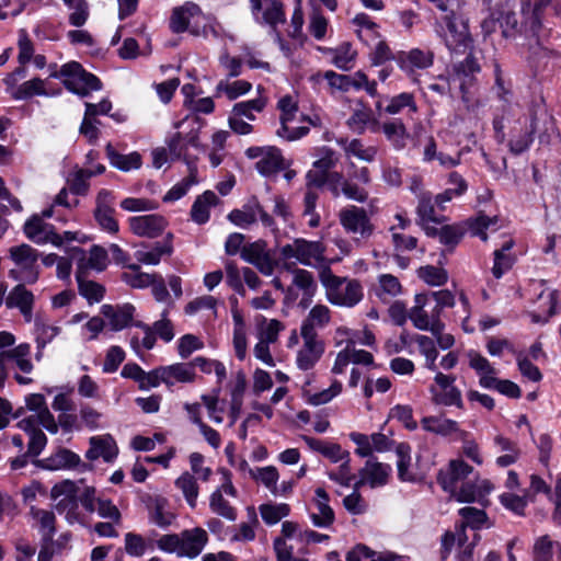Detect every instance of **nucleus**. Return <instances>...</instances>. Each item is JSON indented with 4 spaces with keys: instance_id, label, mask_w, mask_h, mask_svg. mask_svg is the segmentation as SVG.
<instances>
[{
    "instance_id": "a878e982",
    "label": "nucleus",
    "mask_w": 561,
    "mask_h": 561,
    "mask_svg": "<svg viewBox=\"0 0 561 561\" xmlns=\"http://www.w3.org/2000/svg\"><path fill=\"white\" fill-rule=\"evenodd\" d=\"M136 308L131 304L103 305L101 313L113 331H121L133 323Z\"/></svg>"
},
{
    "instance_id": "3c124183",
    "label": "nucleus",
    "mask_w": 561,
    "mask_h": 561,
    "mask_svg": "<svg viewBox=\"0 0 561 561\" xmlns=\"http://www.w3.org/2000/svg\"><path fill=\"white\" fill-rule=\"evenodd\" d=\"M343 391V385L340 380L333 379L330 386L316 392L305 391V402L312 407H319L330 403Z\"/></svg>"
},
{
    "instance_id": "de8ad7c7",
    "label": "nucleus",
    "mask_w": 561,
    "mask_h": 561,
    "mask_svg": "<svg viewBox=\"0 0 561 561\" xmlns=\"http://www.w3.org/2000/svg\"><path fill=\"white\" fill-rule=\"evenodd\" d=\"M106 153L110 160V163L124 172H129L133 170H138L142 164V158L139 152L133 151L127 154H122L116 152L113 147L108 144L106 146Z\"/></svg>"
},
{
    "instance_id": "ea45409f",
    "label": "nucleus",
    "mask_w": 561,
    "mask_h": 561,
    "mask_svg": "<svg viewBox=\"0 0 561 561\" xmlns=\"http://www.w3.org/2000/svg\"><path fill=\"white\" fill-rule=\"evenodd\" d=\"M30 355L31 347L27 344H21L10 351H2L0 353V369L2 370L8 363H14L21 371L28 374L33 369Z\"/></svg>"
},
{
    "instance_id": "603ef678",
    "label": "nucleus",
    "mask_w": 561,
    "mask_h": 561,
    "mask_svg": "<svg viewBox=\"0 0 561 561\" xmlns=\"http://www.w3.org/2000/svg\"><path fill=\"white\" fill-rule=\"evenodd\" d=\"M257 91H259L257 98H255L253 100L236 103L233 105L231 112L236 113V115H239L248 121H254L255 114L262 112L267 103V99L262 95V92H261L262 89L260 85L257 87Z\"/></svg>"
},
{
    "instance_id": "6ab92c4d",
    "label": "nucleus",
    "mask_w": 561,
    "mask_h": 561,
    "mask_svg": "<svg viewBox=\"0 0 561 561\" xmlns=\"http://www.w3.org/2000/svg\"><path fill=\"white\" fill-rule=\"evenodd\" d=\"M302 345L297 351L296 365L300 370H310L324 353V343L318 334L300 333Z\"/></svg>"
},
{
    "instance_id": "8fccbe9b",
    "label": "nucleus",
    "mask_w": 561,
    "mask_h": 561,
    "mask_svg": "<svg viewBox=\"0 0 561 561\" xmlns=\"http://www.w3.org/2000/svg\"><path fill=\"white\" fill-rule=\"evenodd\" d=\"M352 23L357 36L365 43L380 38L379 25L366 13L356 14Z\"/></svg>"
},
{
    "instance_id": "bb28decb",
    "label": "nucleus",
    "mask_w": 561,
    "mask_h": 561,
    "mask_svg": "<svg viewBox=\"0 0 561 561\" xmlns=\"http://www.w3.org/2000/svg\"><path fill=\"white\" fill-rule=\"evenodd\" d=\"M90 447L85 453L89 460L103 459L105 462H112L118 455V447L110 434L92 436L89 440Z\"/></svg>"
},
{
    "instance_id": "7ed1b4c3",
    "label": "nucleus",
    "mask_w": 561,
    "mask_h": 561,
    "mask_svg": "<svg viewBox=\"0 0 561 561\" xmlns=\"http://www.w3.org/2000/svg\"><path fill=\"white\" fill-rule=\"evenodd\" d=\"M207 541L206 530L195 527L180 534L163 535L157 540V546L162 551L193 559L203 551Z\"/></svg>"
},
{
    "instance_id": "4c0bfd02",
    "label": "nucleus",
    "mask_w": 561,
    "mask_h": 561,
    "mask_svg": "<svg viewBox=\"0 0 561 561\" xmlns=\"http://www.w3.org/2000/svg\"><path fill=\"white\" fill-rule=\"evenodd\" d=\"M419 224L426 234L435 233V225L444 222L445 217L436 215L430 195H422L416 209Z\"/></svg>"
},
{
    "instance_id": "0e129e2a",
    "label": "nucleus",
    "mask_w": 561,
    "mask_h": 561,
    "mask_svg": "<svg viewBox=\"0 0 561 561\" xmlns=\"http://www.w3.org/2000/svg\"><path fill=\"white\" fill-rule=\"evenodd\" d=\"M175 486L182 491L187 504L194 508L199 493L195 477L184 472L175 480Z\"/></svg>"
},
{
    "instance_id": "0eeeda50",
    "label": "nucleus",
    "mask_w": 561,
    "mask_h": 561,
    "mask_svg": "<svg viewBox=\"0 0 561 561\" xmlns=\"http://www.w3.org/2000/svg\"><path fill=\"white\" fill-rule=\"evenodd\" d=\"M323 252L324 249L318 241L296 239L291 243L280 247L279 260L285 263L295 261L302 265L317 267L324 263Z\"/></svg>"
},
{
    "instance_id": "f8f14e48",
    "label": "nucleus",
    "mask_w": 561,
    "mask_h": 561,
    "mask_svg": "<svg viewBox=\"0 0 561 561\" xmlns=\"http://www.w3.org/2000/svg\"><path fill=\"white\" fill-rule=\"evenodd\" d=\"M25 77L23 68L16 69L4 78L8 92L15 100H27L33 96H53L56 93L48 89L47 81L39 78H34L18 84L19 79Z\"/></svg>"
},
{
    "instance_id": "412c9836",
    "label": "nucleus",
    "mask_w": 561,
    "mask_h": 561,
    "mask_svg": "<svg viewBox=\"0 0 561 561\" xmlns=\"http://www.w3.org/2000/svg\"><path fill=\"white\" fill-rule=\"evenodd\" d=\"M128 227L138 237L153 239L163 233L168 220L159 214L133 216L128 218Z\"/></svg>"
},
{
    "instance_id": "aec40b11",
    "label": "nucleus",
    "mask_w": 561,
    "mask_h": 561,
    "mask_svg": "<svg viewBox=\"0 0 561 561\" xmlns=\"http://www.w3.org/2000/svg\"><path fill=\"white\" fill-rule=\"evenodd\" d=\"M248 156L257 159L256 169L264 176L275 174L286 167V161L276 147L250 148L248 149Z\"/></svg>"
},
{
    "instance_id": "c85d7f7f",
    "label": "nucleus",
    "mask_w": 561,
    "mask_h": 561,
    "mask_svg": "<svg viewBox=\"0 0 561 561\" xmlns=\"http://www.w3.org/2000/svg\"><path fill=\"white\" fill-rule=\"evenodd\" d=\"M310 518L317 527H329L334 520V512L329 505V495L322 488L314 491Z\"/></svg>"
},
{
    "instance_id": "cd10ccee",
    "label": "nucleus",
    "mask_w": 561,
    "mask_h": 561,
    "mask_svg": "<svg viewBox=\"0 0 561 561\" xmlns=\"http://www.w3.org/2000/svg\"><path fill=\"white\" fill-rule=\"evenodd\" d=\"M398 66L408 76H413L415 71L426 69L433 64V55L428 50L413 48L409 51H401L396 57Z\"/></svg>"
},
{
    "instance_id": "338daca9",
    "label": "nucleus",
    "mask_w": 561,
    "mask_h": 561,
    "mask_svg": "<svg viewBox=\"0 0 561 561\" xmlns=\"http://www.w3.org/2000/svg\"><path fill=\"white\" fill-rule=\"evenodd\" d=\"M382 131L396 148L401 149L405 146L408 134L404 124L400 119L385 123L382 125Z\"/></svg>"
},
{
    "instance_id": "f704fd0d",
    "label": "nucleus",
    "mask_w": 561,
    "mask_h": 561,
    "mask_svg": "<svg viewBox=\"0 0 561 561\" xmlns=\"http://www.w3.org/2000/svg\"><path fill=\"white\" fill-rule=\"evenodd\" d=\"M163 374V385L171 389L178 383H191L195 380V369L190 363H175L161 366Z\"/></svg>"
},
{
    "instance_id": "052dcab7",
    "label": "nucleus",
    "mask_w": 561,
    "mask_h": 561,
    "mask_svg": "<svg viewBox=\"0 0 561 561\" xmlns=\"http://www.w3.org/2000/svg\"><path fill=\"white\" fill-rule=\"evenodd\" d=\"M260 515L266 525H275L290 513L286 503H265L259 507Z\"/></svg>"
},
{
    "instance_id": "7c9ffc66",
    "label": "nucleus",
    "mask_w": 561,
    "mask_h": 561,
    "mask_svg": "<svg viewBox=\"0 0 561 561\" xmlns=\"http://www.w3.org/2000/svg\"><path fill=\"white\" fill-rule=\"evenodd\" d=\"M493 445L500 455L495 458V465L500 468H506L516 463L522 450L517 442L506 437L503 434H496L493 438Z\"/></svg>"
},
{
    "instance_id": "9d476101",
    "label": "nucleus",
    "mask_w": 561,
    "mask_h": 561,
    "mask_svg": "<svg viewBox=\"0 0 561 561\" xmlns=\"http://www.w3.org/2000/svg\"><path fill=\"white\" fill-rule=\"evenodd\" d=\"M431 401L435 405L465 408L462 392L456 386V376L436 371L433 382L428 387Z\"/></svg>"
},
{
    "instance_id": "6e6552de",
    "label": "nucleus",
    "mask_w": 561,
    "mask_h": 561,
    "mask_svg": "<svg viewBox=\"0 0 561 561\" xmlns=\"http://www.w3.org/2000/svg\"><path fill=\"white\" fill-rule=\"evenodd\" d=\"M51 216L53 206L43 210L41 215H33L26 220L23 227L26 238L37 244L51 243L56 247H60L64 240H72L75 238L72 232L67 231L61 237L51 225L44 221L45 218H50Z\"/></svg>"
},
{
    "instance_id": "37998d69",
    "label": "nucleus",
    "mask_w": 561,
    "mask_h": 561,
    "mask_svg": "<svg viewBox=\"0 0 561 561\" xmlns=\"http://www.w3.org/2000/svg\"><path fill=\"white\" fill-rule=\"evenodd\" d=\"M514 241L512 239H507L500 249L494 251L492 274L495 278H501L514 265L516 256L512 253Z\"/></svg>"
},
{
    "instance_id": "9b49d317",
    "label": "nucleus",
    "mask_w": 561,
    "mask_h": 561,
    "mask_svg": "<svg viewBox=\"0 0 561 561\" xmlns=\"http://www.w3.org/2000/svg\"><path fill=\"white\" fill-rule=\"evenodd\" d=\"M10 256L15 264L10 272L14 279L26 284H34L38 279V253L35 249L28 244L13 247Z\"/></svg>"
},
{
    "instance_id": "bf43d9fd",
    "label": "nucleus",
    "mask_w": 561,
    "mask_h": 561,
    "mask_svg": "<svg viewBox=\"0 0 561 561\" xmlns=\"http://www.w3.org/2000/svg\"><path fill=\"white\" fill-rule=\"evenodd\" d=\"M414 342L417 344L420 353L425 358V367L432 371H436L438 351L435 345V341L427 335L416 334L414 336Z\"/></svg>"
},
{
    "instance_id": "dca6fc26",
    "label": "nucleus",
    "mask_w": 561,
    "mask_h": 561,
    "mask_svg": "<svg viewBox=\"0 0 561 561\" xmlns=\"http://www.w3.org/2000/svg\"><path fill=\"white\" fill-rule=\"evenodd\" d=\"M446 31L444 41L447 47L456 53H465L471 46V36L467 22L451 13L445 16Z\"/></svg>"
},
{
    "instance_id": "393cba45",
    "label": "nucleus",
    "mask_w": 561,
    "mask_h": 561,
    "mask_svg": "<svg viewBox=\"0 0 561 561\" xmlns=\"http://www.w3.org/2000/svg\"><path fill=\"white\" fill-rule=\"evenodd\" d=\"M348 437L356 445L355 454L359 457H369L374 453H385L391 446V442L382 433L366 435L359 432H352L348 434Z\"/></svg>"
},
{
    "instance_id": "864d4df0",
    "label": "nucleus",
    "mask_w": 561,
    "mask_h": 561,
    "mask_svg": "<svg viewBox=\"0 0 561 561\" xmlns=\"http://www.w3.org/2000/svg\"><path fill=\"white\" fill-rule=\"evenodd\" d=\"M31 515L35 523V526L38 528L39 533L45 539H50L55 534V522L56 517L51 511L37 508L35 506H31Z\"/></svg>"
},
{
    "instance_id": "f257e3e1",
    "label": "nucleus",
    "mask_w": 561,
    "mask_h": 561,
    "mask_svg": "<svg viewBox=\"0 0 561 561\" xmlns=\"http://www.w3.org/2000/svg\"><path fill=\"white\" fill-rule=\"evenodd\" d=\"M319 278L325 290L328 301L334 306L353 308L364 297L363 286L358 280L336 276L328 267L321 270Z\"/></svg>"
},
{
    "instance_id": "79ce46f5",
    "label": "nucleus",
    "mask_w": 561,
    "mask_h": 561,
    "mask_svg": "<svg viewBox=\"0 0 561 561\" xmlns=\"http://www.w3.org/2000/svg\"><path fill=\"white\" fill-rule=\"evenodd\" d=\"M41 425L33 417H24L22 419L18 426L27 433L28 439V454L33 456H37L42 453L47 444V438L45 434L38 428Z\"/></svg>"
},
{
    "instance_id": "c03bdc74",
    "label": "nucleus",
    "mask_w": 561,
    "mask_h": 561,
    "mask_svg": "<svg viewBox=\"0 0 561 561\" xmlns=\"http://www.w3.org/2000/svg\"><path fill=\"white\" fill-rule=\"evenodd\" d=\"M398 477L404 482H415L421 477L412 468L411 448L407 444H399L396 448Z\"/></svg>"
},
{
    "instance_id": "20e7f679",
    "label": "nucleus",
    "mask_w": 561,
    "mask_h": 561,
    "mask_svg": "<svg viewBox=\"0 0 561 561\" xmlns=\"http://www.w3.org/2000/svg\"><path fill=\"white\" fill-rule=\"evenodd\" d=\"M280 111V127L277 135L287 140H296L309 131L310 125H316L318 118L312 119L304 115H298L297 102L293 96L286 95L278 101Z\"/></svg>"
},
{
    "instance_id": "e433bc0d",
    "label": "nucleus",
    "mask_w": 561,
    "mask_h": 561,
    "mask_svg": "<svg viewBox=\"0 0 561 561\" xmlns=\"http://www.w3.org/2000/svg\"><path fill=\"white\" fill-rule=\"evenodd\" d=\"M79 455L69 449H58L49 457L38 461V466L45 470L58 471L76 468L80 463Z\"/></svg>"
},
{
    "instance_id": "1a4fd4ad",
    "label": "nucleus",
    "mask_w": 561,
    "mask_h": 561,
    "mask_svg": "<svg viewBox=\"0 0 561 561\" xmlns=\"http://www.w3.org/2000/svg\"><path fill=\"white\" fill-rule=\"evenodd\" d=\"M533 289L536 299L527 314L533 323L546 324L558 312L559 293L543 280L534 282Z\"/></svg>"
},
{
    "instance_id": "473e14b6",
    "label": "nucleus",
    "mask_w": 561,
    "mask_h": 561,
    "mask_svg": "<svg viewBox=\"0 0 561 561\" xmlns=\"http://www.w3.org/2000/svg\"><path fill=\"white\" fill-rule=\"evenodd\" d=\"M350 128L358 134L364 133L366 129L371 131L379 130V121L374 116L369 106L362 101L355 102L353 114L347 119Z\"/></svg>"
},
{
    "instance_id": "e2e57ef3",
    "label": "nucleus",
    "mask_w": 561,
    "mask_h": 561,
    "mask_svg": "<svg viewBox=\"0 0 561 561\" xmlns=\"http://www.w3.org/2000/svg\"><path fill=\"white\" fill-rule=\"evenodd\" d=\"M343 149L347 157H354L365 162H371L377 154V148L374 146H365L360 140L353 139L343 142Z\"/></svg>"
},
{
    "instance_id": "2f4dec72",
    "label": "nucleus",
    "mask_w": 561,
    "mask_h": 561,
    "mask_svg": "<svg viewBox=\"0 0 561 561\" xmlns=\"http://www.w3.org/2000/svg\"><path fill=\"white\" fill-rule=\"evenodd\" d=\"M424 431L442 436H457L459 438L467 437L468 433L460 428L457 421L445 416H425L421 420Z\"/></svg>"
},
{
    "instance_id": "2eb2a0df",
    "label": "nucleus",
    "mask_w": 561,
    "mask_h": 561,
    "mask_svg": "<svg viewBox=\"0 0 561 561\" xmlns=\"http://www.w3.org/2000/svg\"><path fill=\"white\" fill-rule=\"evenodd\" d=\"M224 481L209 496L210 511L230 522L237 519V510L226 499L227 496L237 497V489L233 486L231 478L227 471H222Z\"/></svg>"
},
{
    "instance_id": "49530a36",
    "label": "nucleus",
    "mask_w": 561,
    "mask_h": 561,
    "mask_svg": "<svg viewBox=\"0 0 561 561\" xmlns=\"http://www.w3.org/2000/svg\"><path fill=\"white\" fill-rule=\"evenodd\" d=\"M218 198L211 191H206L199 195L191 209L192 220L198 225L206 224L209 220L210 209L217 204Z\"/></svg>"
},
{
    "instance_id": "5701e85b",
    "label": "nucleus",
    "mask_w": 561,
    "mask_h": 561,
    "mask_svg": "<svg viewBox=\"0 0 561 561\" xmlns=\"http://www.w3.org/2000/svg\"><path fill=\"white\" fill-rule=\"evenodd\" d=\"M252 15L259 24L275 28L285 22L283 5L276 0H250Z\"/></svg>"
},
{
    "instance_id": "680f3d73",
    "label": "nucleus",
    "mask_w": 561,
    "mask_h": 561,
    "mask_svg": "<svg viewBox=\"0 0 561 561\" xmlns=\"http://www.w3.org/2000/svg\"><path fill=\"white\" fill-rule=\"evenodd\" d=\"M497 217H488L483 214L467 221L468 228L472 236L479 237L485 241L488 239L486 231H495L497 229Z\"/></svg>"
},
{
    "instance_id": "c9c22d12",
    "label": "nucleus",
    "mask_w": 561,
    "mask_h": 561,
    "mask_svg": "<svg viewBox=\"0 0 561 561\" xmlns=\"http://www.w3.org/2000/svg\"><path fill=\"white\" fill-rule=\"evenodd\" d=\"M164 243H156L151 248H140L135 252L136 260L145 265H158L163 255H171L173 252V233H167Z\"/></svg>"
},
{
    "instance_id": "ddd939ff",
    "label": "nucleus",
    "mask_w": 561,
    "mask_h": 561,
    "mask_svg": "<svg viewBox=\"0 0 561 561\" xmlns=\"http://www.w3.org/2000/svg\"><path fill=\"white\" fill-rule=\"evenodd\" d=\"M184 126L191 127L185 136H183L182 131H176L169 136L165 141L171 159L185 158L188 147L199 148L198 130L201 129V124L197 118L195 116L186 117L184 121L175 124V128H183Z\"/></svg>"
},
{
    "instance_id": "774afa93",
    "label": "nucleus",
    "mask_w": 561,
    "mask_h": 561,
    "mask_svg": "<svg viewBox=\"0 0 561 561\" xmlns=\"http://www.w3.org/2000/svg\"><path fill=\"white\" fill-rule=\"evenodd\" d=\"M388 104L383 112L390 115L399 114L403 108L408 107L412 112L417 111L416 103L411 93L403 92L387 99Z\"/></svg>"
},
{
    "instance_id": "13d9d810",
    "label": "nucleus",
    "mask_w": 561,
    "mask_h": 561,
    "mask_svg": "<svg viewBox=\"0 0 561 561\" xmlns=\"http://www.w3.org/2000/svg\"><path fill=\"white\" fill-rule=\"evenodd\" d=\"M128 272H124L122 279L133 288H147L154 283L157 274L141 272L137 264L127 265Z\"/></svg>"
},
{
    "instance_id": "423d86ee",
    "label": "nucleus",
    "mask_w": 561,
    "mask_h": 561,
    "mask_svg": "<svg viewBox=\"0 0 561 561\" xmlns=\"http://www.w3.org/2000/svg\"><path fill=\"white\" fill-rule=\"evenodd\" d=\"M50 77L60 79L65 87L80 95H87L91 91L101 89L100 80L87 72L77 61H70L61 66L59 71H53Z\"/></svg>"
},
{
    "instance_id": "a19ab883",
    "label": "nucleus",
    "mask_w": 561,
    "mask_h": 561,
    "mask_svg": "<svg viewBox=\"0 0 561 561\" xmlns=\"http://www.w3.org/2000/svg\"><path fill=\"white\" fill-rule=\"evenodd\" d=\"M34 295L23 285L15 286L8 295L5 305L9 308H18L26 321H31Z\"/></svg>"
},
{
    "instance_id": "5fc2aeb1",
    "label": "nucleus",
    "mask_w": 561,
    "mask_h": 561,
    "mask_svg": "<svg viewBox=\"0 0 561 561\" xmlns=\"http://www.w3.org/2000/svg\"><path fill=\"white\" fill-rule=\"evenodd\" d=\"M60 333L61 328L59 325L51 323L42 317H37L35 319V339L38 346L45 347Z\"/></svg>"
},
{
    "instance_id": "58836bf2",
    "label": "nucleus",
    "mask_w": 561,
    "mask_h": 561,
    "mask_svg": "<svg viewBox=\"0 0 561 561\" xmlns=\"http://www.w3.org/2000/svg\"><path fill=\"white\" fill-rule=\"evenodd\" d=\"M534 561H559L561 559V543L549 535L538 537L533 546Z\"/></svg>"
},
{
    "instance_id": "4be33fe9",
    "label": "nucleus",
    "mask_w": 561,
    "mask_h": 561,
    "mask_svg": "<svg viewBox=\"0 0 561 561\" xmlns=\"http://www.w3.org/2000/svg\"><path fill=\"white\" fill-rule=\"evenodd\" d=\"M409 319L416 329L422 331H427L440 320L437 311L432 307L430 296L424 293L415 295L414 305L409 310Z\"/></svg>"
},
{
    "instance_id": "f3484780",
    "label": "nucleus",
    "mask_w": 561,
    "mask_h": 561,
    "mask_svg": "<svg viewBox=\"0 0 561 561\" xmlns=\"http://www.w3.org/2000/svg\"><path fill=\"white\" fill-rule=\"evenodd\" d=\"M340 222L342 227L354 236L368 238L374 231V226L366 210L357 206H348L340 211Z\"/></svg>"
},
{
    "instance_id": "69168bd1",
    "label": "nucleus",
    "mask_w": 561,
    "mask_h": 561,
    "mask_svg": "<svg viewBox=\"0 0 561 561\" xmlns=\"http://www.w3.org/2000/svg\"><path fill=\"white\" fill-rule=\"evenodd\" d=\"M416 274L420 279L432 287L443 286L448 280L447 271L434 265L421 266Z\"/></svg>"
},
{
    "instance_id": "b1692460",
    "label": "nucleus",
    "mask_w": 561,
    "mask_h": 561,
    "mask_svg": "<svg viewBox=\"0 0 561 561\" xmlns=\"http://www.w3.org/2000/svg\"><path fill=\"white\" fill-rule=\"evenodd\" d=\"M241 257L266 276H271L274 272L275 263L268 253L266 243L262 240L244 244L241 249Z\"/></svg>"
},
{
    "instance_id": "a18cd8bd",
    "label": "nucleus",
    "mask_w": 561,
    "mask_h": 561,
    "mask_svg": "<svg viewBox=\"0 0 561 561\" xmlns=\"http://www.w3.org/2000/svg\"><path fill=\"white\" fill-rule=\"evenodd\" d=\"M331 320V310L325 305H316L300 327V333L317 334L316 329L324 328Z\"/></svg>"
},
{
    "instance_id": "09e8293b",
    "label": "nucleus",
    "mask_w": 561,
    "mask_h": 561,
    "mask_svg": "<svg viewBox=\"0 0 561 561\" xmlns=\"http://www.w3.org/2000/svg\"><path fill=\"white\" fill-rule=\"evenodd\" d=\"M284 329V324L276 319H267L263 316L255 318V335L257 340L274 344L278 339V334Z\"/></svg>"
},
{
    "instance_id": "4d7b16f0",
    "label": "nucleus",
    "mask_w": 561,
    "mask_h": 561,
    "mask_svg": "<svg viewBox=\"0 0 561 561\" xmlns=\"http://www.w3.org/2000/svg\"><path fill=\"white\" fill-rule=\"evenodd\" d=\"M467 358L470 368H472L479 376V383L482 387V380L485 378H494L496 375L495 368L491 363L477 351L470 350L467 352Z\"/></svg>"
},
{
    "instance_id": "72a5a7b5",
    "label": "nucleus",
    "mask_w": 561,
    "mask_h": 561,
    "mask_svg": "<svg viewBox=\"0 0 561 561\" xmlns=\"http://www.w3.org/2000/svg\"><path fill=\"white\" fill-rule=\"evenodd\" d=\"M25 403L28 410L36 413L32 416L48 432L56 434L58 432V424L56 423L53 414L46 407V401L43 394L33 393L26 397Z\"/></svg>"
},
{
    "instance_id": "a211bd4d",
    "label": "nucleus",
    "mask_w": 561,
    "mask_h": 561,
    "mask_svg": "<svg viewBox=\"0 0 561 561\" xmlns=\"http://www.w3.org/2000/svg\"><path fill=\"white\" fill-rule=\"evenodd\" d=\"M392 473V468L388 463L379 462L376 459H368L364 467L358 471V480L355 482L356 489L369 486L377 489L385 486Z\"/></svg>"
},
{
    "instance_id": "c756f323",
    "label": "nucleus",
    "mask_w": 561,
    "mask_h": 561,
    "mask_svg": "<svg viewBox=\"0 0 561 561\" xmlns=\"http://www.w3.org/2000/svg\"><path fill=\"white\" fill-rule=\"evenodd\" d=\"M472 467L461 459L450 460L448 466L438 473V483L445 491H454L458 482L472 472Z\"/></svg>"
},
{
    "instance_id": "4468645a",
    "label": "nucleus",
    "mask_w": 561,
    "mask_h": 561,
    "mask_svg": "<svg viewBox=\"0 0 561 561\" xmlns=\"http://www.w3.org/2000/svg\"><path fill=\"white\" fill-rule=\"evenodd\" d=\"M468 528L465 525H460L456 527L455 533H446L442 540V546L444 549L443 558H446V554L453 549V547L457 546V554L456 558L458 561H470L473 554V548L477 545L479 537L476 531H471V537L469 536Z\"/></svg>"
},
{
    "instance_id": "f03ea898",
    "label": "nucleus",
    "mask_w": 561,
    "mask_h": 561,
    "mask_svg": "<svg viewBox=\"0 0 561 561\" xmlns=\"http://www.w3.org/2000/svg\"><path fill=\"white\" fill-rule=\"evenodd\" d=\"M169 26L175 34L190 32L194 36H207L215 32L211 16L191 1L172 9Z\"/></svg>"
},
{
    "instance_id": "39448f33",
    "label": "nucleus",
    "mask_w": 561,
    "mask_h": 561,
    "mask_svg": "<svg viewBox=\"0 0 561 561\" xmlns=\"http://www.w3.org/2000/svg\"><path fill=\"white\" fill-rule=\"evenodd\" d=\"M78 491L77 483L71 480H62L50 490V499L55 502V510L70 525L83 523V515L79 510Z\"/></svg>"
},
{
    "instance_id": "6e6d98bb",
    "label": "nucleus",
    "mask_w": 561,
    "mask_h": 561,
    "mask_svg": "<svg viewBox=\"0 0 561 561\" xmlns=\"http://www.w3.org/2000/svg\"><path fill=\"white\" fill-rule=\"evenodd\" d=\"M448 183L450 186L435 197V202L440 208L445 203L461 196L467 191L466 181L456 172L449 175Z\"/></svg>"
}]
</instances>
